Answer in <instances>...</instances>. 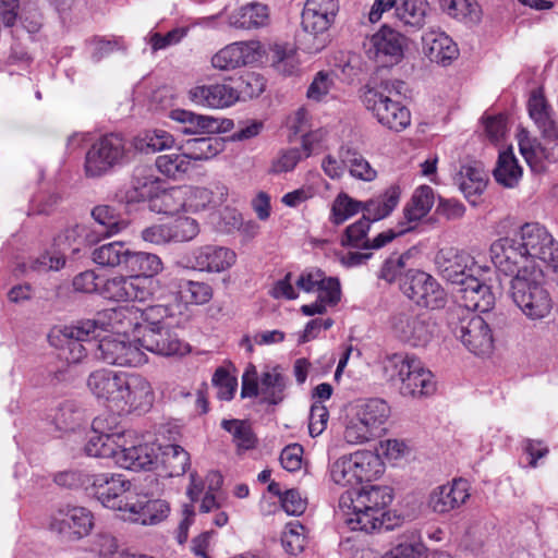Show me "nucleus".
<instances>
[{"instance_id":"obj_41","label":"nucleus","mask_w":558,"mask_h":558,"mask_svg":"<svg viewBox=\"0 0 558 558\" xmlns=\"http://www.w3.org/2000/svg\"><path fill=\"white\" fill-rule=\"evenodd\" d=\"M187 190L185 186H174L169 190H159L149 207L153 211L165 215H174L181 210L187 211Z\"/></svg>"},{"instance_id":"obj_12","label":"nucleus","mask_w":558,"mask_h":558,"mask_svg":"<svg viewBox=\"0 0 558 558\" xmlns=\"http://www.w3.org/2000/svg\"><path fill=\"white\" fill-rule=\"evenodd\" d=\"M391 329L400 341L411 347H425L435 336L436 324L428 314L408 310L392 316Z\"/></svg>"},{"instance_id":"obj_39","label":"nucleus","mask_w":558,"mask_h":558,"mask_svg":"<svg viewBox=\"0 0 558 558\" xmlns=\"http://www.w3.org/2000/svg\"><path fill=\"white\" fill-rule=\"evenodd\" d=\"M399 201L400 189L398 186H390L383 195L363 202L362 217L367 219L369 223L381 220L393 211Z\"/></svg>"},{"instance_id":"obj_43","label":"nucleus","mask_w":558,"mask_h":558,"mask_svg":"<svg viewBox=\"0 0 558 558\" xmlns=\"http://www.w3.org/2000/svg\"><path fill=\"white\" fill-rule=\"evenodd\" d=\"M287 378L278 366L266 368L260 375V395L264 401L278 404L284 399Z\"/></svg>"},{"instance_id":"obj_30","label":"nucleus","mask_w":558,"mask_h":558,"mask_svg":"<svg viewBox=\"0 0 558 558\" xmlns=\"http://www.w3.org/2000/svg\"><path fill=\"white\" fill-rule=\"evenodd\" d=\"M156 446L149 442L126 446L125 439L121 440V447L117 450L114 462L128 470H150L157 462Z\"/></svg>"},{"instance_id":"obj_32","label":"nucleus","mask_w":558,"mask_h":558,"mask_svg":"<svg viewBox=\"0 0 558 558\" xmlns=\"http://www.w3.org/2000/svg\"><path fill=\"white\" fill-rule=\"evenodd\" d=\"M187 190V211L214 210L222 206L229 195L228 187L216 183L211 187L185 186Z\"/></svg>"},{"instance_id":"obj_36","label":"nucleus","mask_w":558,"mask_h":558,"mask_svg":"<svg viewBox=\"0 0 558 558\" xmlns=\"http://www.w3.org/2000/svg\"><path fill=\"white\" fill-rule=\"evenodd\" d=\"M123 270L130 276L145 278L149 287V279L162 270V262L156 254L134 252L129 248Z\"/></svg>"},{"instance_id":"obj_3","label":"nucleus","mask_w":558,"mask_h":558,"mask_svg":"<svg viewBox=\"0 0 558 558\" xmlns=\"http://www.w3.org/2000/svg\"><path fill=\"white\" fill-rule=\"evenodd\" d=\"M391 501L392 492L388 486L365 485L342 494L339 508L350 530L371 533L384 526L389 530V525H385V518Z\"/></svg>"},{"instance_id":"obj_19","label":"nucleus","mask_w":558,"mask_h":558,"mask_svg":"<svg viewBox=\"0 0 558 558\" xmlns=\"http://www.w3.org/2000/svg\"><path fill=\"white\" fill-rule=\"evenodd\" d=\"M117 411H148L154 403L155 393L150 383L141 374L123 372Z\"/></svg>"},{"instance_id":"obj_11","label":"nucleus","mask_w":558,"mask_h":558,"mask_svg":"<svg viewBox=\"0 0 558 558\" xmlns=\"http://www.w3.org/2000/svg\"><path fill=\"white\" fill-rule=\"evenodd\" d=\"M93 336H96L95 323L85 319L75 325L52 328L48 340L52 347L61 350V355L69 363H78L87 355L82 342Z\"/></svg>"},{"instance_id":"obj_9","label":"nucleus","mask_w":558,"mask_h":558,"mask_svg":"<svg viewBox=\"0 0 558 558\" xmlns=\"http://www.w3.org/2000/svg\"><path fill=\"white\" fill-rule=\"evenodd\" d=\"M92 216L97 223L95 229L86 226H75L68 229L64 238L69 242H73L72 253H80L83 245H92L97 243L101 236H111L119 233L126 227L123 220H119L116 211L108 205H98L92 210ZM72 243H70V246Z\"/></svg>"},{"instance_id":"obj_48","label":"nucleus","mask_w":558,"mask_h":558,"mask_svg":"<svg viewBox=\"0 0 558 558\" xmlns=\"http://www.w3.org/2000/svg\"><path fill=\"white\" fill-rule=\"evenodd\" d=\"M131 144L132 150L136 149L141 153L153 154L171 148L174 144V138L167 131L151 130L135 137Z\"/></svg>"},{"instance_id":"obj_64","label":"nucleus","mask_w":558,"mask_h":558,"mask_svg":"<svg viewBox=\"0 0 558 558\" xmlns=\"http://www.w3.org/2000/svg\"><path fill=\"white\" fill-rule=\"evenodd\" d=\"M425 546L418 539L413 537L411 542H404L397 545L383 558H424Z\"/></svg>"},{"instance_id":"obj_35","label":"nucleus","mask_w":558,"mask_h":558,"mask_svg":"<svg viewBox=\"0 0 558 558\" xmlns=\"http://www.w3.org/2000/svg\"><path fill=\"white\" fill-rule=\"evenodd\" d=\"M453 180L465 198H468L473 205L476 204V199H472V197L481 195L487 184V175L478 165L461 166Z\"/></svg>"},{"instance_id":"obj_44","label":"nucleus","mask_w":558,"mask_h":558,"mask_svg":"<svg viewBox=\"0 0 558 558\" xmlns=\"http://www.w3.org/2000/svg\"><path fill=\"white\" fill-rule=\"evenodd\" d=\"M428 9L426 0H398L396 15L403 25L420 29L425 25Z\"/></svg>"},{"instance_id":"obj_28","label":"nucleus","mask_w":558,"mask_h":558,"mask_svg":"<svg viewBox=\"0 0 558 558\" xmlns=\"http://www.w3.org/2000/svg\"><path fill=\"white\" fill-rule=\"evenodd\" d=\"M123 372L97 369L89 374L87 387L90 392L112 410L118 409Z\"/></svg>"},{"instance_id":"obj_49","label":"nucleus","mask_w":558,"mask_h":558,"mask_svg":"<svg viewBox=\"0 0 558 558\" xmlns=\"http://www.w3.org/2000/svg\"><path fill=\"white\" fill-rule=\"evenodd\" d=\"M522 175V168L519 166L511 149L499 154L497 167L494 170L496 181L506 187H513Z\"/></svg>"},{"instance_id":"obj_58","label":"nucleus","mask_w":558,"mask_h":558,"mask_svg":"<svg viewBox=\"0 0 558 558\" xmlns=\"http://www.w3.org/2000/svg\"><path fill=\"white\" fill-rule=\"evenodd\" d=\"M369 228V221L362 217L356 222L347 227L341 239V244L344 246L368 250L369 240L367 238V233Z\"/></svg>"},{"instance_id":"obj_26","label":"nucleus","mask_w":558,"mask_h":558,"mask_svg":"<svg viewBox=\"0 0 558 558\" xmlns=\"http://www.w3.org/2000/svg\"><path fill=\"white\" fill-rule=\"evenodd\" d=\"M234 92L231 84L214 83L192 86L187 90L189 100L206 109H226L234 105Z\"/></svg>"},{"instance_id":"obj_55","label":"nucleus","mask_w":558,"mask_h":558,"mask_svg":"<svg viewBox=\"0 0 558 558\" xmlns=\"http://www.w3.org/2000/svg\"><path fill=\"white\" fill-rule=\"evenodd\" d=\"M155 165L160 173L174 180L182 178L191 166L184 151L160 155Z\"/></svg>"},{"instance_id":"obj_8","label":"nucleus","mask_w":558,"mask_h":558,"mask_svg":"<svg viewBox=\"0 0 558 558\" xmlns=\"http://www.w3.org/2000/svg\"><path fill=\"white\" fill-rule=\"evenodd\" d=\"M89 493L106 508L125 513L135 492L132 483L122 474L111 472L86 476Z\"/></svg>"},{"instance_id":"obj_7","label":"nucleus","mask_w":558,"mask_h":558,"mask_svg":"<svg viewBox=\"0 0 558 558\" xmlns=\"http://www.w3.org/2000/svg\"><path fill=\"white\" fill-rule=\"evenodd\" d=\"M132 158V144L117 133L98 138L86 151L84 172L87 178H100Z\"/></svg>"},{"instance_id":"obj_2","label":"nucleus","mask_w":558,"mask_h":558,"mask_svg":"<svg viewBox=\"0 0 558 558\" xmlns=\"http://www.w3.org/2000/svg\"><path fill=\"white\" fill-rule=\"evenodd\" d=\"M527 111L545 144L531 137L527 130L521 129L517 135L519 149L532 171L543 172L546 162L558 161V121L541 90L531 93Z\"/></svg>"},{"instance_id":"obj_59","label":"nucleus","mask_w":558,"mask_h":558,"mask_svg":"<svg viewBox=\"0 0 558 558\" xmlns=\"http://www.w3.org/2000/svg\"><path fill=\"white\" fill-rule=\"evenodd\" d=\"M171 242L181 243L193 240L199 233V225L194 218L178 217L168 223Z\"/></svg>"},{"instance_id":"obj_18","label":"nucleus","mask_w":558,"mask_h":558,"mask_svg":"<svg viewBox=\"0 0 558 558\" xmlns=\"http://www.w3.org/2000/svg\"><path fill=\"white\" fill-rule=\"evenodd\" d=\"M185 260L186 267L193 270L220 274L236 263V254L227 246L205 244L193 248Z\"/></svg>"},{"instance_id":"obj_54","label":"nucleus","mask_w":558,"mask_h":558,"mask_svg":"<svg viewBox=\"0 0 558 558\" xmlns=\"http://www.w3.org/2000/svg\"><path fill=\"white\" fill-rule=\"evenodd\" d=\"M221 426L232 435V441L236 446L238 450H250L255 448L257 438L253 433L251 425L246 421L223 420Z\"/></svg>"},{"instance_id":"obj_27","label":"nucleus","mask_w":558,"mask_h":558,"mask_svg":"<svg viewBox=\"0 0 558 558\" xmlns=\"http://www.w3.org/2000/svg\"><path fill=\"white\" fill-rule=\"evenodd\" d=\"M336 15L317 13L306 8L302 13V26L305 32L303 38L304 49L308 53H317L328 44L327 31Z\"/></svg>"},{"instance_id":"obj_42","label":"nucleus","mask_w":558,"mask_h":558,"mask_svg":"<svg viewBox=\"0 0 558 558\" xmlns=\"http://www.w3.org/2000/svg\"><path fill=\"white\" fill-rule=\"evenodd\" d=\"M351 458L359 485L363 482L376 480L384 473V463L380 457L373 451H356L351 453Z\"/></svg>"},{"instance_id":"obj_23","label":"nucleus","mask_w":558,"mask_h":558,"mask_svg":"<svg viewBox=\"0 0 558 558\" xmlns=\"http://www.w3.org/2000/svg\"><path fill=\"white\" fill-rule=\"evenodd\" d=\"M262 57V45L257 40L236 41L227 45L211 58V64L220 71H231L257 62Z\"/></svg>"},{"instance_id":"obj_25","label":"nucleus","mask_w":558,"mask_h":558,"mask_svg":"<svg viewBox=\"0 0 558 558\" xmlns=\"http://www.w3.org/2000/svg\"><path fill=\"white\" fill-rule=\"evenodd\" d=\"M482 272L466 281V284L457 289V298L462 306L472 312L486 313L495 305V295L486 283V276Z\"/></svg>"},{"instance_id":"obj_60","label":"nucleus","mask_w":558,"mask_h":558,"mask_svg":"<svg viewBox=\"0 0 558 558\" xmlns=\"http://www.w3.org/2000/svg\"><path fill=\"white\" fill-rule=\"evenodd\" d=\"M141 314V333L144 330L159 329L170 326L168 319V308L163 305H154L146 308H140Z\"/></svg>"},{"instance_id":"obj_46","label":"nucleus","mask_w":558,"mask_h":558,"mask_svg":"<svg viewBox=\"0 0 558 558\" xmlns=\"http://www.w3.org/2000/svg\"><path fill=\"white\" fill-rule=\"evenodd\" d=\"M357 415L366 425L375 432L387 421L390 415V408L387 402L379 398H372L362 401L356 405Z\"/></svg>"},{"instance_id":"obj_34","label":"nucleus","mask_w":558,"mask_h":558,"mask_svg":"<svg viewBox=\"0 0 558 558\" xmlns=\"http://www.w3.org/2000/svg\"><path fill=\"white\" fill-rule=\"evenodd\" d=\"M170 118L183 124V126L180 128V132L183 134L216 133L221 130V124L218 119L210 116L197 114L190 110H171Z\"/></svg>"},{"instance_id":"obj_38","label":"nucleus","mask_w":558,"mask_h":558,"mask_svg":"<svg viewBox=\"0 0 558 558\" xmlns=\"http://www.w3.org/2000/svg\"><path fill=\"white\" fill-rule=\"evenodd\" d=\"M179 149L184 151L189 161H203L216 157L225 149L220 137H193L181 143Z\"/></svg>"},{"instance_id":"obj_62","label":"nucleus","mask_w":558,"mask_h":558,"mask_svg":"<svg viewBox=\"0 0 558 558\" xmlns=\"http://www.w3.org/2000/svg\"><path fill=\"white\" fill-rule=\"evenodd\" d=\"M376 436V432L354 415L345 426L344 439L351 445L363 444Z\"/></svg>"},{"instance_id":"obj_33","label":"nucleus","mask_w":558,"mask_h":558,"mask_svg":"<svg viewBox=\"0 0 558 558\" xmlns=\"http://www.w3.org/2000/svg\"><path fill=\"white\" fill-rule=\"evenodd\" d=\"M422 43L423 51L432 62L447 65L458 57L457 45L442 32L430 31L425 33Z\"/></svg>"},{"instance_id":"obj_53","label":"nucleus","mask_w":558,"mask_h":558,"mask_svg":"<svg viewBox=\"0 0 558 558\" xmlns=\"http://www.w3.org/2000/svg\"><path fill=\"white\" fill-rule=\"evenodd\" d=\"M121 442L116 441L114 436L99 435L90 432L84 446V452L93 458H112L114 460L117 450Z\"/></svg>"},{"instance_id":"obj_16","label":"nucleus","mask_w":558,"mask_h":558,"mask_svg":"<svg viewBox=\"0 0 558 558\" xmlns=\"http://www.w3.org/2000/svg\"><path fill=\"white\" fill-rule=\"evenodd\" d=\"M161 189V181L156 177L151 168L137 166L133 169L130 181L116 193V201L126 206L153 202Z\"/></svg>"},{"instance_id":"obj_63","label":"nucleus","mask_w":558,"mask_h":558,"mask_svg":"<svg viewBox=\"0 0 558 558\" xmlns=\"http://www.w3.org/2000/svg\"><path fill=\"white\" fill-rule=\"evenodd\" d=\"M410 258V253L391 254L383 264L378 278L391 283L405 270L407 260Z\"/></svg>"},{"instance_id":"obj_47","label":"nucleus","mask_w":558,"mask_h":558,"mask_svg":"<svg viewBox=\"0 0 558 558\" xmlns=\"http://www.w3.org/2000/svg\"><path fill=\"white\" fill-rule=\"evenodd\" d=\"M161 468L166 476H182L189 470L190 454L179 445H168L161 451Z\"/></svg>"},{"instance_id":"obj_56","label":"nucleus","mask_w":558,"mask_h":558,"mask_svg":"<svg viewBox=\"0 0 558 558\" xmlns=\"http://www.w3.org/2000/svg\"><path fill=\"white\" fill-rule=\"evenodd\" d=\"M330 480L341 487L359 485L351 454L342 456L329 465Z\"/></svg>"},{"instance_id":"obj_24","label":"nucleus","mask_w":558,"mask_h":558,"mask_svg":"<svg viewBox=\"0 0 558 558\" xmlns=\"http://www.w3.org/2000/svg\"><path fill=\"white\" fill-rule=\"evenodd\" d=\"M137 342L142 347V351L146 350L165 356L182 355L190 350L189 344L179 337L172 325L159 329L144 330L137 337Z\"/></svg>"},{"instance_id":"obj_5","label":"nucleus","mask_w":558,"mask_h":558,"mask_svg":"<svg viewBox=\"0 0 558 558\" xmlns=\"http://www.w3.org/2000/svg\"><path fill=\"white\" fill-rule=\"evenodd\" d=\"M510 281V295L514 304L531 320L547 317L554 307L549 291L545 287L541 267L515 270Z\"/></svg>"},{"instance_id":"obj_15","label":"nucleus","mask_w":558,"mask_h":558,"mask_svg":"<svg viewBox=\"0 0 558 558\" xmlns=\"http://www.w3.org/2000/svg\"><path fill=\"white\" fill-rule=\"evenodd\" d=\"M435 263L440 276L458 288L465 286L476 275L492 271L489 266H481L470 254L454 248L440 250Z\"/></svg>"},{"instance_id":"obj_17","label":"nucleus","mask_w":558,"mask_h":558,"mask_svg":"<svg viewBox=\"0 0 558 558\" xmlns=\"http://www.w3.org/2000/svg\"><path fill=\"white\" fill-rule=\"evenodd\" d=\"M49 527L63 539L80 541L94 527V515L84 507H65L50 520Z\"/></svg>"},{"instance_id":"obj_20","label":"nucleus","mask_w":558,"mask_h":558,"mask_svg":"<svg viewBox=\"0 0 558 558\" xmlns=\"http://www.w3.org/2000/svg\"><path fill=\"white\" fill-rule=\"evenodd\" d=\"M453 333L475 355H486L493 349V335L487 323L477 315H469L454 326Z\"/></svg>"},{"instance_id":"obj_51","label":"nucleus","mask_w":558,"mask_h":558,"mask_svg":"<svg viewBox=\"0 0 558 558\" xmlns=\"http://www.w3.org/2000/svg\"><path fill=\"white\" fill-rule=\"evenodd\" d=\"M233 83L234 104L240 100L252 99L259 96L265 89L264 77L255 72H244Z\"/></svg>"},{"instance_id":"obj_13","label":"nucleus","mask_w":558,"mask_h":558,"mask_svg":"<svg viewBox=\"0 0 558 558\" xmlns=\"http://www.w3.org/2000/svg\"><path fill=\"white\" fill-rule=\"evenodd\" d=\"M407 47V37L388 26H383L364 44L365 53L368 59L383 68L400 63Z\"/></svg>"},{"instance_id":"obj_4","label":"nucleus","mask_w":558,"mask_h":558,"mask_svg":"<svg viewBox=\"0 0 558 558\" xmlns=\"http://www.w3.org/2000/svg\"><path fill=\"white\" fill-rule=\"evenodd\" d=\"M404 83L399 80H372L361 89V100L366 110L379 124L395 132H401L411 124L410 110L392 99L393 95H401Z\"/></svg>"},{"instance_id":"obj_21","label":"nucleus","mask_w":558,"mask_h":558,"mask_svg":"<svg viewBox=\"0 0 558 558\" xmlns=\"http://www.w3.org/2000/svg\"><path fill=\"white\" fill-rule=\"evenodd\" d=\"M95 323V330H107L114 336H129L130 332L141 336L140 307L120 306L98 313L96 318L89 319Z\"/></svg>"},{"instance_id":"obj_1","label":"nucleus","mask_w":558,"mask_h":558,"mask_svg":"<svg viewBox=\"0 0 558 558\" xmlns=\"http://www.w3.org/2000/svg\"><path fill=\"white\" fill-rule=\"evenodd\" d=\"M495 266L506 275L522 268L541 267L539 260L554 270L558 269V242L538 222H526L512 238H502L490 246Z\"/></svg>"},{"instance_id":"obj_10","label":"nucleus","mask_w":558,"mask_h":558,"mask_svg":"<svg viewBox=\"0 0 558 558\" xmlns=\"http://www.w3.org/2000/svg\"><path fill=\"white\" fill-rule=\"evenodd\" d=\"M400 290L416 305L426 308H442L447 302L441 286L433 276L422 270H408L401 278Z\"/></svg>"},{"instance_id":"obj_40","label":"nucleus","mask_w":558,"mask_h":558,"mask_svg":"<svg viewBox=\"0 0 558 558\" xmlns=\"http://www.w3.org/2000/svg\"><path fill=\"white\" fill-rule=\"evenodd\" d=\"M435 202L434 191L428 185L418 186L410 202L403 209V215L405 221L403 222L405 226H413L423 219L432 209Z\"/></svg>"},{"instance_id":"obj_14","label":"nucleus","mask_w":558,"mask_h":558,"mask_svg":"<svg viewBox=\"0 0 558 558\" xmlns=\"http://www.w3.org/2000/svg\"><path fill=\"white\" fill-rule=\"evenodd\" d=\"M96 357L108 365L137 367L147 362L142 347L129 336H107L99 340Z\"/></svg>"},{"instance_id":"obj_45","label":"nucleus","mask_w":558,"mask_h":558,"mask_svg":"<svg viewBox=\"0 0 558 558\" xmlns=\"http://www.w3.org/2000/svg\"><path fill=\"white\" fill-rule=\"evenodd\" d=\"M339 158H342V163L347 167L350 175L354 179L365 182H371L376 179L377 171L357 150L341 147L339 150Z\"/></svg>"},{"instance_id":"obj_37","label":"nucleus","mask_w":558,"mask_h":558,"mask_svg":"<svg viewBox=\"0 0 558 558\" xmlns=\"http://www.w3.org/2000/svg\"><path fill=\"white\" fill-rule=\"evenodd\" d=\"M269 22V9L266 4L251 2L229 15V25L241 29L266 26Z\"/></svg>"},{"instance_id":"obj_31","label":"nucleus","mask_w":558,"mask_h":558,"mask_svg":"<svg viewBox=\"0 0 558 558\" xmlns=\"http://www.w3.org/2000/svg\"><path fill=\"white\" fill-rule=\"evenodd\" d=\"M466 480L458 478L452 483L434 489L429 496V506L437 513H447L462 506L470 497Z\"/></svg>"},{"instance_id":"obj_57","label":"nucleus","mask_w":558,"mask_h":558,"mask_svg":"<svg viewBox=\"0 0 558 558\" xmlns=\"http://www.w3.org/2000/svg\"><path fill=\"white\" fill-rule=\"evenodd\" d=\"M271 62L278 72L292 74L299 63L295 49L289 45L275 44L271 48Z\"/></svg>"},{"instance_id":"obj_29","label":"nucleus","mask_w":558,"mask_h":558,"mask_svg":"<svg viewBox=\"0 0 558 558\" xmlns=\"http://www.w3.org/2000/svg\"><path fill=\"white\" fill-rule=\"evenodd\" d=\"M169 511L170 507L167 501L161 499L147 500L146 497H140L135 493L134 499L130 502L122 518L142 525H154L163 521Z\"/></svg>"},{"instance_id":"obj_6","label":"nucleus","mask_w":558,"mask_h":558,"mask_svg":"<svg viewBox=\"0 0 558 558\" xmlns=\"http://www.w3.org/2000/svg\"><path fill=\"white\" fill-rule=\"evenodd\" d=\"M383 364L386 378L393 384H399L402 396L423 397L436 390L434 375L413 354L404 352L389 354Z\"/></svg>"},{"instance_id":"obj_50","label":"nucleus","mask_w":558,"mask_h":558,"mask_svg":"<svg viewBox=\"0 0 558 558\" xmlns=\"http://www.w3.org/2000/svg\"><path fill=\"white\" fill-rule=\"evenodd\" d=\"M129 247L124 242L114 241L93 251V260L104 267H121L123 270Z\"/></svg>"},{"instance_id":"obj_61","label":"nucleus","mask_w":558,"mask_h":558,"mask_svg":"<svg viewBox=\"0 0 558 558\" xmlns=\"http://www.w3.org/2000/svg\"><path fill=\"white\" fill-rule=\"evenodd\" d=\"M303 531L304 527L299 522H290L286 525L281 536V544L287 553L296 555L303 550L305 546Z\"/></svg>"},{"instance_id":"obj_22","label":"nucleus","mask_w":558,"mask_h":558,"mask_svg":"<svg viewBox=\"0 0 558 558\" xmlns=\"http://www.w3.org/2000/svg\"><path fill=\"white\" fill-rule=\"evenodd\" d=\"M100 295L116 302H144L149 299L151 291L145 278L130 275L114 276L102 282Z\"/></svg>"},{"instance_id":"obj_52","label":"nucleus","mask_w":558,"mask_h":558,"mask_svg":"<svg viewBox=\"0 0 558 558\" xmlns=\"http://www.w3.org/2000/svg\"><path fill=\"white\" fill-rule=\"evenodd\" d=\"M360 211H363V202L341 192L332 202L329 220L331 223L339 226Z\"/></svg>"}]
</instances>
